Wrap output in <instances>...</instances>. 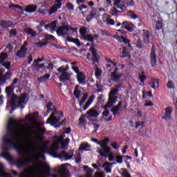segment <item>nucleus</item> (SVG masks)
Wrapping results in <instances>:
<instances>
[{
  "label": "nucleus",
  "instance_id": "13d9d810",
  "mask_svg": "<svg viewBox=\"0 0 177 177\" xmlns=\"http://www.w3.org/2000/svg\"><path fill=\"white\" fill-rule=\"evenodd\" d=\"M110 115V111L109 109H104V111L102 113V117H109Z\"/></svg>",
  "mask_w": 177,
  "mask_h": 177
},
{
  "label": "nucleus",
  "instance_id": "c9c22d12",
  "mask_svg": "<svg viewBox=\"0 0 177 177\" xmlns=\"http://www.w3.org/2000/svg\"><path fill=\"white\" fill-rule=\"evenodd\" d=\"M80 32L81 35V39L84 38L86 35V32H88V29L86 27H82L80 29Z\"/></svg>",
  "mask_w": 177,
  "mask_h": 177
},
{
  "label": "nucleus",
  "instance_id": "f704fd0d",
  "mask_svg": "<svg viewBox=\"0 0 177 177\" xmlns=\"http://www.w3.org/2000/svg\"><path fill=\"white\" fill-rule=\"evenodd\" d=\"M9 8H10V9H12V10H15V12H16V10H17L19 9H20V10L21 12H23V7H21L19 5H15V4L10 3Z\"/></svg>",
  "mask_w": 177,
  "mask_h": 177
},
{
  "label": "nucleus",
  "instance_id": "e2e57ef3",
  "mask_svg": "<svg viewBox=\"0 0 177 177\" xmlns=\"http://www.w3.org/2000/svg\"><path fill=\"white\" fill-rule=\"evenodd\" d=\"M59 19L61 20V23H67V19H66L65 15H60Z\"/></svg>",
  "mask_w": 177,
  "mask_h": 177
},
{
  "label": "nucleus",
  "instance_id": "0e129e2a",
  "mask_svg": "<svg viewBox=\"0 0 177 177\" xmlns=\"http://www.w3.org/2000/svg\"><path fill=\"white\" fill-rule=\"evenodd\" d=\"M104 150V153H106V154H107V156H109V154L110 153V151L111 150V147L107 146L106 148L102 149Z\"/></svg>",
  "mask_w": 177,
  "mask_h": 177
},
{
  "label": "nucleus",
  "instance_id": "2eb2a0df",
  "mask_svg": "<svg viewBox=\"0 0 177 177\" xmlns=\"http://www.w3.org/2000/svg\"><path fill=\"white\" fill-rule=\"evenodd\" d=\"M62 1L63 0H55V3L48 11L49 15H53V13H56V12H57V9H60V8H62Z\"/></svg>",
  "mask_w": 177,
  "mask_h": 177
},
{
  "label": "nucleus",
  "instance_id": "423d86ee",
  "mask_svg": "<svg viewBox=\"0 0 177 177\" xmlns=\"http://www.w3.org/2000/svg\"><path fill=\"white\" fill-rule=\"evenodd\" d=\"M90 50L91 51V53H88L86 55V59L88 62H91L92 60L93 62V64H95V63H99L100 61V58L99 56H97V51L96 50V48L95 47H91Z\"/></svg>",
  "mask_w": 177,
  "mask_h": 177
},
{
  "label": "nucleus",
  "instance_id": "f03ea898",
  "mask_svg": "<svg viewBox=\"0 0 177 177\" xmlns=\"http://www.w3.org/2000/svg\"><path fill=\"white\" fill-rule=\"evenodd\" d=\"M0 157H2V158H5V160L10 162L11 164H13V165H16L17 168L20 169L21 168H24V167H26V165L31 164L32 161L38 160V158H39L40 157H44V153L35 155L34 156H29L25 159H19L17 162H13V156H12L8 151H4L1 153L0 154Z\"/></svg>",
  "mask_w": 177,
  "mask_h": 177
},
{
  "label": "nucleus",
  "instance_id": "393cba45",
  "mask_svg": "<svg viewBox=\"0 0 177 177\" xmlns=\"http://www.w3.org/2000/svg\"><path fill=\"white\" fill-rule=\"evenodd\" d=\"M93 99H95V96L94 95L91 96L88 98V100L86 101V104H84V106L83 107V110H82L80 111H85V110L88 109L89 106H91V104H92V102H93Z\"/></svg>",
  "mask_w": 177,
  "mask_h": 177
},
{
  "label": "nucleus",
  "instance_id": "a18cd8bd",
  "mask_svg": "<svg viewBox=\"0 0 177 177\" xmlns=\"http://www.w3.org/2000/svg\"><path fill=\"white\" fill-rule=\"evenodd\" d=\"M72 69L76 74H77V75H84V73L80 71V68H78V66H73Z\"/></svg>",
  "mask_w": 177,
  "mask_h": 177
},
{
  "label": "nucleus",
  "instance_id": "6e6d98bb",
  "mask_svg": "<svg viewBox=\"0 0 177 177\" xmlns=\"http://www.w3.org/2000/svg\"><path fill=\"white\" fill-rule=\"evenodd\" d=\"M81 160H82V158L81 156V153H77V156H76V159H75V162L76 164H80L81 162Z\"/></svg>",
  "mask_w": 177,
  "mask_h": 177
},
{
  "label": "nucleus",
  "instance_id": "58836bf2",
  "mask_svg": "<svg viewBox=\"0 0 177 177\" xmlns=\"http://www.w3.org/2000/svg\"><path fill=\"white\" fill-rule=\"evenodd\" d=\"M36 132L39 133V135H45V133H46V129L45 127L42 129L40 127H38Z\"/></svg>",
  "mask_w": 177,
  "mask_h": 177
},
{
  "label": "nucleus",
  "instance_id": "4c0bfd02",
  "mask_svg": "<svg viewBox=\"0 0 177 177\" xmlns=\"http://www.w3.org/2000/svg\"><path fill=\"white\" fill-rule=\"evenodd\" d=\"M84 41H87L88 42H93V36L87 34L86 36L82 38Z\"/></svg>",
  "mask_w": 177,
  "mask_h": 177
},
{
  "label": "nucleus",
  "instance_id": "69168bd1",
  "mask_svg": "<svg viewBox=\"0 0 177 177\" xmlns=\"http://www.w3.org/2000/svg\"><path fill=\"white\" fill-rule=\"evenodd\" d=\"M28 151H35V145L32 144L28 149Z\"/></svg>",
  "mask_w": 177,
  "mask_h": 177
},
{
  "label": "nucleus",
  "instance_id": "338daca9",
  "mask_svg": "<svg viewBox=\"0 0 177 177\" xmlns=\"http://www.w3.org/2000/svg\"><path fill=\"white\" fill-rule=\"evenodd\" d=\"M162 23H156V30H162Z\"/></svg>",
  "mask_w": 177,
  "mask_h": 177
},
{
  "label": "nucleus",
  "instance_id": "4be33fe9",
  "mask_svg": "<svg viewBox=\"0 0 177 177\" xmlns=\"http://www.w3.org/2000/svg\"><path fill=\"white\" fill-rule=\"evenodd\" d=\"M24 32H25V34H26L28 35H30L32 37V38H35V37H37V31H35L34 29H32L31 28H24Z\"/></svg>",
  "mask_w": 177,
  "mask_h": 177
},
{
  "label": "nucleus",
  "instance_id": "cd10ccee",
  "mask_svg": "<svg viewBox=\"0 0 177 177\" xmlns=\"http://www.w3.org/2000/svg\"><path fill=\"white\" fill-rule=\"evenodd\" d=\"M77 81L78 82L81 84V85H85L86 82V78L85 76V74L83 73V75H77Z\"/></svg>",
  "mask_w": 177,
  "mask_h": 177
},
{
  "label": "nucleus",
  "instance_id": "ddd939ff",
  "mask_svg": "<svg viewBox=\"0 0 177 177\" xmlns=\"http://www.w3.org/2000/svg\"><path fill=\"white\" fill-rule=\"evenodd\" d=\"M117 97H109L108 98V102L104 106L101 105V109L106 110V109H110V107H113L115 103H117Z\"/></svg>",
  "mask_w": 177,
  "mask_h": 177
},
{
  "label": "nucleus",
  "instance_id": "603ef678",
  "mask_svg": "<svg viewBox=\"0 0 177 177\" xmlns=\"http://www.w3.org/2000/svg\"><path fill=\"white\" fill-rule=\"evenodd\" d=\"M115 158H116V162H118V164H122V160L124 158V156H116Z\"/></svg>",
  "mask_w": 177,
  "mask_h": 177
},
{
  "label": "nucleus",
  "instance_id": "aec40b11",
  "mask_svg": "<svg viewBox=\"0 0 177 177\" xmlns=\"http://www.w3.org/2000/svg\"><path fill=\"white\" fill-rule=\"evenodd\" d=\"M97 16V8H92L90 12V15H88L86 17V20L88 22L92 21L93 19H95Z\"/></svg>",
  "mask_w": 177,
  "mask_h": 177
},
{
  "label": "nucleus",
  "instance_id": "ea45409f",
  "mask_svg": "<svg viewBox=\"0 0 177 177\" xmlns=\"http://www.w3.org/2000/svg\"><path fill=\"white\" fill-rule=\"evenodd\" d=\"M121 176L122 177H132L129 171L127 169H122V172L121 173Z\"/></svg>",
  "mask_w": 177,
  "mask_h": 177
},
{
  "label": "nucleus",
  "instance_id": "20e7f679",
  "mask_svg": "<svg viewBox=\"0 0 177 177\" xmlns=\"http://www.w3.org/2000/svg\"><path fill=\"white\" fill-rule=\"evenodd\" d=\"M67 70H68V66H66V68H64V66H62L57 68V71L62 73L59 77L60 82L64 83L66 81H71V75H73V73L67 72Z\"/></svg>",
  "mask_w": 177,
  "mask_h": 177
},
{
  "label": "nucleus",
  "instance_id": "bb28decb",
  "mask_svg": "<svg viewBox=\"0 0 177 177\" xmlns=\"http://www.w3.org/2000/svg\"><path fill=\"white\" fill-rule=\"evenodd\" d=\"M118 88H121V85H118L113 90H111L109 93V96L111 97H117L115 95L118 93Z\"/></svg>",
  "mask_w": 177,
  "mask_h": 177
},
{
  "label": "nucleus",
  "instance_id": "f257e3e1",
  "mask_svg": "<svg viewBox=\"0 0 177 177\" xmlns=\"http://www.w3.org/2000/svg\"><path fill=\"white\" fill-rule=\"evenodd\" d=\"M18 122L11 119L8 121L7 125V134L3 138L4 146L3 150H10L14 149L17 151L19 156H24V150H21V146L19 145L15 144V142L10 140V138H19V134H17L16 132L13 131V127H16Z\"/></svg>",
  "mask_w": 177,
  "mask_h": 177
},
{
  "label": "nucleus",
  "instance_id": "c756f323",
  "mask_svg": "<svg viewBox=\"0 0 177 177\" xmlns=\"http://www.w3.org/2000/svg\"><path fill=\"white\" fill-rule=\"evenodd\" d=\"M27 50L20 48V50L17 52V57H19V59H21V57H26V53H27Z\"/></svg>",
  "mask_w": 177,
  "mask_h": 177
},
{
  "label": "nucleus",
  "instance_id": "680f3d73",
  "mask_svg": "<svg viewBox=\"0 0 177 177\" xmlns=\"http://www.w3.org/2000/svg\"><path fill=\"white\" fill-rule=\"evenodd\" d=\"M95 75V77H100L102 75V71L99 68H96Z\"/></svg>",
  "mask_w": 177,
  "mask_h": 177
},
{
  "label": "nucleus",
  "instance_id": "473e14b6",
  "mask_svg": "<svg viewBox=\"0 0 177 177\" xmlns=\"http://www.w3.org/2000/svg\"><path fill=\"white\" fill-rule=\"evenodd\" d=\"M44 171L46 176L50 177L52 176V174H50V166L48 164H44Z\"/></svg>",
  "mask_w": 177,
  "mask_h": 177
},
{
  "label": "nucleus",
  "instance_id": "6ab92c4d",
  "mask_svg": "<svg viewBox=\"0 0 177 177\" xmlns=\"http://www.w3.org/2000/svg\"><path fill=\"white\" fill-rule=\"evenodd\" d=\"M12 73L11 72H6L4 75L2 76L1 78H0V84L1 85H3V84H6V81H8V80H10V78H12Z\"/></svg>",
  "mask_w": 177,
  "mask_h": 177
},
{
  "label": "nucleus",
  "instance_id": "864d4df0",
  "mask_svg": "<svg viewBox=\"0 0 177 177\" xmlns=\"http://www.w3.org/2000/svg\"><path fill=\"white\" fill-rule=\"evenodd\" d=\"M66 9H68V10H74V5H73V3L70 2L66 4Z\"/></svg>",
  "mask_w": 177,
  "mask_h": 177
},
{
  "label": "nucleus",
  "instance_id": "79ce46f5",
  "mask_svg": "<svg viewBox=\"0 0 177 177\" xmlns=\"http://www.w3.org/2000/svg\"><path fill=\"white\" fill-rule=\"evenodd\" d=\"M88 147H91L89 146V144L86 143V144L83 145L82 146H81L79 148V150H80V151H81V150H84V151H89V150H91V149H88Z\"/></svg>",
  "mask_w": 177,
  "mask_h": 177
},
{
  "label": "nucleus",
  "instance_id": "8fccbe9b",
  "mask_svg": "<svg viewBox=\"0 0 177 177\" xmlns=\"http://www.w3.org/2000/svg\"><path fill=\"white\" fill-rule=\"evenodd\" d=\"M0 177H13L10 173H6L0 171Z\"/></svg>",
  "mask_w": 177,
  "mask_h": 177
},
{
  "label": "nucleus",
  "instance_id": "39448f33",
  "mask_svg": "<svg viewBox=\"0 0 177 177\" xmlns=\"http://www.w3.org/2000/svg\"><path fill=\"white\" fill-rule=\"evenodd\" d=\"M113 8L111 10V13L113 15H117V13H121L122 10H124V8H125V3H124V0H113Z\"/></svg>",
  "mask_w": 177,
  "mask_h": 177
},
{
  "label": "nucleus",
  "instance_id": "f8f14e48",
  "mask_svg": "<svg viewBox=\"0 0 177 177\" xmlns=\"http://www.w3.org/2000/svg\"><path fill=\"white\" fill-rule=\"evenodd\" d=\"M21 129L23 131L21 132V135H23L25 140H30V139H31V136L34 135V133H37V131L32 130L30 127L28 128L29 134L27 133V131L26 130V127L24 125L21 126Z\"/></svg>",
  "mask_w": 177,
  "mask_h": 177
},
{
  "label": "nucleus",
  "instance_id": "dca6fc26",
  "mask_svg": "<svg viewBox=\"0 0 177 177\" xmlns=\"http://www.w3.org/2000/svg\"><path fill=\"white\" fill-rule=\"evenodd\" d=\"M118 73V68L116 67L113 72L111 73V77L112 78V81H114L115 82H118L120 81V78L122 77V73L117 74Z\"/></svg>",
  "mask_w": 177,
  "mask_h": 177
},
{
  "label": "nucleus",
  "instance_id": "7c9ffc66",
  "mask_svg": "<svg viewBox=\"0 0 177 177\" xmlns=\"http://www.w3.org/2000/svg\"><path fill=\"white\" fill-rule=\"evenodd\" d=\"M66 41H68V42H73V44H75V45H77L78 47L81 46V42L78 39H74V38L68 37L66 38Z\"/></svg>",
  "mask_w": 177,
  "mask_h": 177
},
{
  "label": "nucleus",
  "instance_id": "de8ad7c7",
  "mask_svg": "<svg viewBox=\"0 0 177 177\" xmlns=\"http://www.w3.org/2000/svg\"><path fill=\"white\" fill-rule=\"evenodd\" d=\"M123 50L122 52V55L120 56L121 59H124L128 56V52H127V47L124 46L122 48Z\"/></svg>",
  "mask_w": 177,
  "mask_h": 177
},
{
  "label": "nucleus",
  "instance_id": "4d7b16f0",
  "mask_svg": "<svg viewBox=\"0 0 177 177\" xmlns=\"http://www.w3.org/2000/svg\"><path fill=\"white\" fill-rule=\"evenodd\" d=\"M128 15L131 17V19H133L134 20L138 17V15H136V14L133 13L132 11H129Z\"/></svg>",
  "mask_w": 177,
  "mask_h": 177
},
{
  "label": "nucleus",
  "instance_id": "a211bd4d",
  "mask_svg": "<svg viewBox=\"0 0 177 177\" xmlns=\"http://www.w3.org/2000/svg\"><path fill=\"white\" fill-rule=\"evenodd\" d=\"M164 110L165 113V115L162 117V120H166V121H169V120H171V114H172V107L168 106Z\"/></svg>",
  "mask_w": 177,
  "mask_h": 177
},
{
  "label": "nucleus",
  "instance_id": "6e6552de",
  "mask_svg": "<svg viewBox=\"0 0 177 177\" xmlns=\"http://www.w3.org/2000/svg\"><path fill=\"white\" fill-rule=\"evenodd\" d=\"M59 174V176L58 174H52L50 177H71L70 170H68L66 164H64L61 166Z\"/></svg>",
  "mask_w": 177,
  "mask_h": 177
},
{
  "label": "nucleus",
  "instance_id": "0eeeda50",
  "mask_svg": "<svg viewBox=\"0 0 177 177\" xmlns=\"http://www.w3.org/2000/svg\"><path fill=\"white\" fill-rule=\"evenodd\" d=\"M70 30L71 31H74L76 32V31L78 30V28H70L68 26H60L57 30V34H59V35H62V37H64V35H71V33H68Z\"/></svg>",
  "mask_w": 177,
  "mask_h": 177
},
{
  "label": "nucleus",
  "instance_id": "9b49d317",
  "mask_svg": "<svg viewBox=\"0 0 177 177\" xmlns=\"http://www.w3.org/2000/svg\"><path fill=\"white\" fill-rule=\"evenodd\" d=\"M149 57L151 67H156L157 66V53H156V46L154 44H152Z\"/></svg>",
  "mask_w": 177,
  "mask_h": 177
},
{
  "label": "nucleus",
  "instance_id": "e433bc0d",
  "mask_svg": "<svg viewBox=\"0 0 177 177\" xmlns=\"http://www.w3.org/2000/svg\"><path fill=\"white\" fill-rule=\"evenodd\" d=\"M49 78H50V75L46 74V75L41 76V77H39L38 81L39 82H45V81H48V80H49Z\"/></svg>",
  "mask_w": 177,
  "mask_h": 177
},
{
  "label": "nucleus",
  "instance_id": "7ed1b4c3",
  "mask_svg": "<svg viewBox=\"0 0 177 177\" xmlns=\"http://www.w3.org/2000/svg\"><path fill=\"white\" fill-rule=\"evenodd\" d=\"M28 96L27 93L21 94V96H17V95L13 93L10 97V106L11 110L10 111V114H13L17 107L23 110L24 109V104H26L28 102V100H27Z\"/></svg>",
  "mask_w": 177,
  "mask_h": 177
},
{
  "label": "nucleus",
  "instance_id": "052dcab7",
  "mask_svg": "<svg viewBox=\"0 0 177 177\" xmlns=\"http://www.w3.org/2000/svg\"><path fill=\"white\" fill-rule=\"evenodd\" d=\"M87 8H88V6L85 4H82L80 6L77 8V10H79V12H82L84 9H87Z\"/></svg>",
  "mask_w": 177,
  "mask_h": 177
},
{
  "label": "nucleus",
  "instance_id": "37998d69",
  "mask_svg": "<svg viewBox=\"0 0 177 177\" xmlns=\"http://www.w3.org/2000/svg\"><path fill=\"white\" fill-rule=\"evenodd\" d=\"M36 48H43V46H46V45H48V42L44 41V42H36L35 44Z\"/></svg>",
  "mask_w": 177,
  "mask_h": 177
},
{
  "label": "nucleus",
  "instance_id": "09e8293b",
  "mask_svg": "<svg viewBox=\"0 0 177 177\" xmlns=\"http://www.w3.org/2000/svg\"><path fill=\"white\" fill-rule=\"evenodd\" d=\"M17 35V30L16 29H11L10 31V38H15Z\"/></svg>",
  "mask_w": 177,
  "mask_h": 177
},
{
  "label": "nucleus",
  "instance_id": "bf43d9fd",
  "mask_svg": "<svg viewBox=\"0 0 177 177\" xmlns=\"http://www.w3.org/2000/svg\"><path fill=\"white\" fill-rule=\"evenodd\" d=\"M136 46V48H138V49H142V48H143V46L142 45V41H140V39H138L137 40V44Z\"/></svg>",
  "mask_w": 177,
  "mask_h": 177
},
{
  "label": "nucleus",
  "instance_id": "c85d7f7f",
  "mask_svg": "<svg viewBox=\"0 0 177 177\" xmlns=\"http://www.w3.org/2000/svg\"><path fill=\"white\" fill-rule=\"evenodd\" d=\"M102 21L104 23H115L113 19H110V15H109L107 13H104L102 15Z\"/></svg>",
  "mask_w": 177,
  "mask_h": 177
},
{
  "label": "nucleus",
  "instance_id": "2f4dec72",
  "mask_svg": "<svg viewBox=\"0 0 177 177\" xmlns=\"http://www.w3.org/2000/svg\"><path fill=\"white\" fill-rule=\"evenodd\" d=\"M39 13H41V15H46V13H48V8L45 4L41 5L39 9Z\"/></svg>",
  "mask_w": 177,
  "mask_h": 177
},
{
  "label": "nucleus",
  "instance_id": "f3484780",
  "mask_svg": "<svg viewBox=\"0 0 177 177\" xmlns=\"http://www.w3.org/2000/svg\"><path fill=\"white\" fill-rule=\"evenodd\" d=\"M142 36L144 43L149 45L150 44V32L147 30H143Z\"/></svg>",
  "mask_w": 177,
  "mask_h": 177
},
{
  "label": "nucleus",
  "instance_id": "5fc2aeb1",
  "mask_svg": "<svg viewBox=\"0 0 177 177\" xmlns=\"http://www.w3.org/2000/svg\"><path fill=\"white\" fill-rule=\"evenodd\" d=\"M147 77H146V75H141L138 77V80L139 81H140L141 84H145V82L146 81V79Z\"/></svg>",
  "mask_w": 177,
  "mask_h": 177
},
{
  "label": "nucleus",
  "instance_id": "c03bdc74",
  "mask_svg": "<svg viewBox=\"0 0 177 177\" xmlns=\"http://www.w3.org/2000/svg\"><path fill=\"white\" fill-rule=\"evenodd\" d=\"M0 59L1 60L0 62V64H2V63H3V62L8 59V54L6 53H2Z\"/></svg>",
  "mask_w": 177,
  "mask_h": 177
},
{
  "label": "nucleus",
  "instance_id": "774afa93",
  "mask_svg": "<svg viewBox=\"0 0 177 177\" xmlns=\"http://www.w3.org/2000/svg\"><path fill=\"white\" fill-rule=\"evenodd\" d=\"M104 173H102V172H97L95 174V177H104Z\"/></svg>",
  "mask_w": 177,
  "mask_h": 177
},
{
  "label": "nucleus",
  "instance_id": "1a4fd4ad",
  "mask_svg": "<svg viewBox=\"0 0 177 177\" xmlns=\"http://www.w3.org/2000/svg\"><path fill=\"white\" fill-rule=\"evenodd\" d=\"M99 109H100V106H99V104H96V105L90 109L86 113V117L87 118H96L97 117H99V113H97V111Z\"/></svg>",
  "mask_w": 177,
  "mask_h": 177
},
{
  "label": "nucleus",
  "instance_id": "3c124183",
  "mask_svg": "<svg viewBox=\"0 0 177 177\" xmlns=\"http://www.w3.org/2000/svg\"><path fill=\"white\" fill-rule=\"evenodd\" d=\"M167 86L168 89H174L175 88V84L170 80L167 83Z\"/></svg>",
  "mask_w": 177,
  "mask_h": 177
},
{
  "label": "nucleus",
  "instance_id": "4468645a",
  "mask_svg": "<svg viewBox=\"0 0 177 177\" xmlns=\"http://www.w3.org/2000/svg\"><path fill=\"white\" fill-rule=\"evenodd\" d=\"M51 156L53 157H57L58 158H63V157L67 160H71L73 158V156H74V153H72L71 155H68V153L64 151H63L61 154L57 155V153L55 152H50Z\"/></svg>",
  "mask_w": 177,
  "mask_h": 177
},
{
  "label": "nucleus",
  "instance_id": "a19ab883",
  "mask_svg": "<svg viewBox=\"0 0 177 177\" xmlns=\"http://www.w3.org/2000/svg\"><path fill=\"white\" fill-rule=\"evenodd\" d=\"M3 67H5V68H6V70L10 71V66H12V62H2V64H1Z\"/></svg>",
  "mask_w": 177,
  "mask_h": 177
},
{
  "label": "nucleus",
  "instance_id": "9d476101",
  "mask_svg": "<svg viewBox=\"0 0 177 177\" xmlns=\"http://www.w3.org/2000/svg\"><path fill=\"white\" fill-rule=\"evenodd\" d=\"M59 117H56L55 115H50V118L48 119L46 124H50V125H55L60 121L61 118H63L64 117V114L63 113V111L59 112Z\"/></svg>",
  "mask_w": 177,
  "mask_h": 177
},
{
  "label": "nucleus",
  "instance_id": "49530a36",
  "mask_svg": "<svg viewBox=\"0 0 177 177\" xmlns=\"http://www.w3.org/2000/svg\"><path fill=\"white\" fill-rule=\"evenodd\" d=\"M73 95L76 99H80V95H81V90H78V88H75L73 91Z\"/></svg>",
  "mask_w": 177,
  "mask_h": 177
},
{
  "label": "nucleus",
  "instance_id": "72a5a7b5",
  "mask_svg": "<svg viewBox=\"0 0 177 177\" xmlns=\"http://www.w3.org/2000/svg\"><path fill=\"white\" fill-rule=\"evenodd\" d=\"M109 142H110V138H104L102 142H100V146L102 149H106Z\"/></svg>",
  "mask_w": 177,
  "mask_h": 177
},
{
  "label": "nucleus",
  "instance_id": "5701e85b",
  "mask_svg": "<svg viewBox=\"0 0 177 177\" xmlns=\"http://www.w3.org/2000/svg\"><path fill=\"white\" fill-rule=\"evenodd\" d=\"M13 91H15V87H13V86H9L6 88L7 99H10V101L12 96H13V93H13Z\"/></svg>",
  "mask_w": 177,
  "mask_h": 177
},
{
  "label": "nucleus",
  "instance_id": "b1692460",
  "mask_svg": "<svg viewBox=\"0 0 177 177\" xmlns=\"http://www.w3.org/2000/svg\"><path fill=\"white\" fill-rule=\"evenodd\" d=\"M32 67H34L35 70H37V71H39V70H41L43 73H46V67H45L44 63L41 64H32Z\"/></svg>",
  "mask_w": 177,
  "mask_h": 177
},
{
  "label": "nucleus",
  "instance_id": "a878e982",
  "mask_svg": "<svg viewBox=\"0 0 177 177\" xmlns=\"http://www.w3.org/2000/svg\"><path fill=\"white\" fill-rule=\"evenodd\" d=\"M56 27H57V25L56 23H50L46 25L45 28L46 30H50L51 32H53V31H56Z\"/></svg>",
  "mask_w": 177,
  "mask_h": 177
},
{
  "label": "nucleus",
  "instance_id": "412c9836",
  "mask_svg": "<svg viewBox=\"0 0 177 177\" xmlns=\"http://www.w3.org/2000/svg\"><path fill=\"white\" fill-rule=\"evenodd\" d=\"M38 7L37 5L30 4L25 7V12L26 13H34V12H37Z\"/></svg>",
  "mask_w": 177,
  "mask_h": 177
}]
</instances>
